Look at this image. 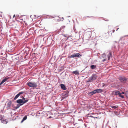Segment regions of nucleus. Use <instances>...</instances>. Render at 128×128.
<instances>
[{"instance_id":"nucleus-37","label":"nucleus","mask_w":128,"mask_h":128,"mask_svg":"<svg viewBox=\"0 0 128 128\" xmlns=\"http://www.w3.org/2000/svg\"><path fill=\"white\" fill-rule=\"evenodd\" d=\"M108 55H109L110 56H112V54L111 52H109V54Z\"/></svg>"},{"instance_id":"nucleus-14","label":"nucleus","mask_w":128,"mask_h":128,"mask_svg":"<svg viewBox=\"0 0 128 128\" xmlns=\"http://www.w3.org/2000/svg\"><path fill=\"white\" fill-rule=\"evenodd\" d=\"M74 57L80 58V56H82V55L79 53H74Z\"/></svg>"},{"instance_id":"nucleus-20","label":"nucleus","mask_w":128,"mask_h":128,"mask_svg":"<svg viewBox=\"0 0 128 128\" xmlns=\"http://www.w3.org/2000/svg\"><path fill=\"white\" fill-rule=\"evenodd\" d=\"M20 96L19 93H18L15 96L14 98V99L16 100L17 99L19 96Z\"/></svg>"},{"instance_id":"nucleus-1","label":"nucleus","mask_w":128,"mask_h":128,"mask_svg":"<svg viewBox=\"0 0 128 128\" xmlns=\"http://www.w3.org/2000/svg\"><path fill=\"white\" fill-rule=\"evenodd\" d=\"M30 50V49L28 48H26L25 49L24 52V58L26 59V60L28 59L31 54L32 51Z\"/></svg>"},{"instance_id":"nucleus-47","label":"nucleus","mask_w":128,"mask_h":128,"mask_svg":"<svg viewBox=\"0 0 128 128\" xmlns=\"http://www.w3.org/2000/svg\"><path fill=\"white\" fill-rule=\"evenodd\" d=\"M119 28H118L116 29V31H117V30H118V29Z\"/></svg>"},{"instance_id":"nucleus-22","label":"nucleus","mask_w":128,"mask_h":128,"mask_svg":"<svg viewBox=\"0 0 128 128\" xmlns=\"http://www.w3.org/2000/svg\"><path fill=\"white\" fill-rule=\"evenodd\" d=\"M125 96L126 98H128V90L126 91Z\"/></svg>"},{"instance_id":"nucleus-23","label":"nucleus","mask_w":128,"mask_h":128,"mask_svg":"<svg viewBox=\"0 0 128 128\" xmlns=\"http://www.w3.org/2000/svg\"><path fill=\"white\" fill-rule=\"evenodd\" d=\"M66 98L63 96L62 94V96L61 97V100H64V98Z\"/></svg>"},{"instance_id":"nucleus-56","label":"nucleus","mask_w":128,"mask_h":128,"mask_svg":"<svg viewBox=\"0 0 128 128\" xmlns=\"http://www.w3.org/2000/svg\"><path fill=\"white\" fill-rule=\"evenodd\" d=\"M63 72H62V73L61 74H62Z\"/></svg>"},{"instance_id":"nucleus-51","label":"nucleus","mask_w":128,"mask_h":128,"mask_svg":"<svg viewBox=\"0 0 128 128\" xmlns=\"http://www.w3.org/2000/svg\"><path fill=\"white\" fill-rule=\"evenodd\" d=\"M87 17H88V18H90V17L89 16H87Z\"/></svg>"},{"instance_id":"nucleus-3","label":"nucleus","mask_w":128,"mask_h":128,"mask_svg":"<svg viewBox=\"0 0 128 128\" xmlns=\"http://www.w3.org/2000/svg\"><path fill=\"white\" fill-rule=\"evenodd\" d=\"M22 99H19L16 101V102L18 104H24L27 102L28 101L27 98H26L22 96L21 97Z\"/></svg>"},{"instance_id":"nucleus-13","label":"nucleus","mask_w":128,"mask_h":128,"mask_svg":"<svg viewBox=\"0 0 128 128\" xmlns=\"http://www.w3.org/2000/svg\"><path fill=\"white\" fill-rule=\"evenodd\" d=\"M90 68L92 70L96 69V65L92 64L90 66Z\"/></svg>"},{"instance_id":"nucleus-33","label":"nucleus","mask_w":128,"mask_h":128,"mask_svg":"<svg viewBox=\"0 0 128 128\" xmlns=\"http://www.w3.org/2000/svg\"><path fill=\"white\" fill-rule=\"evenodd\" d=\"M121 93L122 94H124V96H125V94H126V92H121Z\"/></svg>"},{"instance_id":"nucleus-25","label":"nucleus","mask_w":128,"mask_h":128,"mask_svg":"<svg viewBox=\"0 0 128 128\" xmlns=\"http://www.w3.org/2000/svg\"><path fill=\"white\" fill-rule=\"evenodd\" d=\"M111 107H112V108H117L118 107V105H117L116 106H110Z\"/></svg>"},{"instance_id":"nucleus-60","label":"nucleus","mask_w":128,"mask_h":128,"mask_svg":"<svg viewBox=\"0 0 128 128\" xmlns=\"http://www.w3.org/2000/svg\"><path fill=\"white\" fill-rule=\"evenodd\" d=\"M51 16V17L52 16Z\"/></svg>"},{"instance_id":"nucleus-11","label":"nucleus","mask_w":128,"mask_h":128,"mask_svg":"<svg viewBox=\"0 0 128 128\" xmlns=\"http://www.w3.org/2000/svg\"><path fill=\"white\" fill-rule=\"evenodd\" d=\"M60 86L61 89L63 90H66V86L65 84H60Z\"/></svg>"},{"instance_id":"nucleus-54","label":"nucleus","mask_w":128,"mask_h":128,"mask_svg":"<svg viewBox=\"0 0 128 128\" xmlns=\"http://www.w3.org/2000/svg\"><path fill=\"white\" fill-rule=\"evenodd\" d=\"M17 16H19L18 15V16H17Z\"/></svg>"},{"instance_id":"nucleus-29","label":"nucleus","mask_w":128,"mask_h":128,"mask_svg":"<svg viewBox=\"0 0 128 128\" xmlns=\"http://www.w3.org/2000/svg\"><path fill=\"white\" fill-rule=\"evenodd\" d=\"M13 45H12L11 44V45H9L8 46V47L9 48H11L13 49L14 47L13 48L12 46Z\"/></svg>"},{"instance_id":"nucleus-30","label":"nucleus","mask_w":128,"mask_h":128,"mask_svg":"<svg viewBox=\"0 0 128 128\" xmlns=\"http://www.w3.org/2000/svg\"><path fill=\"white\" fill-rule=\"evenodd\" d=\"M64 19V18L63 17H62L61 18H60V19L59 20L58 19L57 20L58 21H62Z\"/></svg>"},{"instance_id":"nucleus-12","label":"nucleus","mask_w":128,"mask_h":128,"mask_svg":"<svg viewBox=\"0 0 128 128\" xmlns=\"http://www.w3.org/2000/svg\"><path fill=\"white\" fill-rule=\"evenodd\" d=\"M11 58L12 59V60H19V56L18 55L16 56H14L11 57Z\"/></svg>"},{"instance_id":"nucleus-9","label":"nucleus","mask_w":128,"mask_h":128,"mask_svg":"<svg viewBox=\"0 0 128 128\" xmlns=\"http://www.w3.org/2000/svg\"><path fill=\"white\" fill-rule=\"evenodd\" d=\"M12 106L14 108L13 110H15L18 108L22 104H12Z\"/></svg>"},{"instance_id":"nucleus-58","label":"nucleus","mask_w":128,"mask_h":128,"mask_svg":"<svg viewBox=\"0 0 128 128\" xmlns=\"http://www.w3.org/2000/svg\"><path fill=\"white\" fill-rule=\"evenodd\" d=\"M54 18V17H52V18Z\"/></svg>"},{"instance_id":"nucleus-16","label":"nucleus","mask_w":128,"mask_h":128,"mask_svg":"<svg viewBox=\"0 0 128 128\" xmlns=\"http://www.w3.org/2000/svg\"><path fill=\"white\" fill-rule=\"evenodd\" d=\"M18 56L20 60H26V59H24V56L19 55Z\"/></svg>"},{"instance_id":"nucleus-32","label":"nucleus","mask_w":128,"mask_h":128,"mask_svg":"<svg viewBox=\"0 0 128 128\" xmlns=\"http://www.w3.org/2000/svg\"><path fill=\"white\" fill-rule=\"evenodd\" d=\"M24 91H22L21 92H20L18 93L20 95L21 94H24Z\"/></svg>"},{"instance_id":"nucleus-61","label":"nucleus","mask_w":128,"mask_h":128,"mask_svg":"<svg viewBox=\"0 0 128 128\" xmlns=\"http://www.w3.org/2000/svg\"><path fill=\"white\" fill-rule=\"evenodd\" d=\"M0 48H1L0 47Z\"/></svg>"},{"instance_id":"nucleus-43","label":"nucleus","mask_w":128,"mask_h":128,"mask_svg":"<svg viewBox=\"0 0 128 128\" xmlns=\"http://www.w3.org/2000/svg\"><path fill=\"white\" fill-rule=\"evenodd\" d=\"M15 16H15V14H14V15L13 16V18H14V17H15Z\"/></svg>"},{"instance_id":"nucleus-52","label":"nucleus","mask_w":128,"mask_h":128,"mask_svg":"<svg viewBox=\"0 0 128 128\" xmlns=\"http://www.w3.org/2000/svg\"><path fill=\"white\" fill-rule=\"evenodd\" d=\"M5 84V83L4 84H3V85H3V86H4V84Z\"/></svg>"},{"instance_id":"nucleus-44","label":"nucleus","mask_w":128,"mask_h":128,"mask_svg":"<svg viewBox=\"0 0 128 128\" xmlns=\"http://www.w3.org/2000/svg\"><path fill=\"white\" fill-rule=\"evenodd\" d=\"M2 54H3V53H0V54L1 55H2Z\"/></svg>"},{"instance_id":"nucleus-34","label":"nucleus","mask_w":128,"mask_h":128,"mask_svg":"<svg viewBox=\"0 0 128 128\" xmlns=\"http://www.w3.org/2000/svg\"><path fill=\"white\" fill-rule=\"evenodd\" d=\"M64 37H66V38H68V34H64Z\"/></svg>"},{"instance_id":"nucleus-55","label":"nucleus","mask_w":128,"mask_h":128,"mask_svg":"<svg viewBox=\"0 0 128 128\" xmlns=\"http://www.w3.org/2000/svg\"><path fill=\"white\" fill-rule=\"evenodd\" d=\"M68 16V17H70V16Z\"/></svg>"},{"instance_id":"nucleus-18","label":"nucleus","mask_w":128,"mask_h":128,"mask_svg":"<svg viewBox=\"0 0 128 128\" xmlns=\"http://www.w3.org/2000/svg\"><path fill=\"white\" fill-rule=\"evenodd\" d=\"M118 96L119 97L121 98H124V96L122 95L120 92Z\"/></svg>"},{"instance_id":"nucleus-7","label":"nucleus","mask_w":128,"mask_h":128,"mask_svg":"<svg viewBox=\"0 0 128 128\" xmlns=\"http://www.w3.org/2000/svg\"><path fill=\"white\" fill-rule=\"evenodd\" d=\"M122 44L123 43L122 42H120V44L118 45L117 42L115 41L114 42V44L112 46V48L114 50L116 49V47L117 46L118 47V46H119V45H121L122 46Z\"/></svg>"},{"instance_id":"nucleus-39","label":"nucleus","mask_w":128,"mask_h":128,"mask_svg":"<svg viewBox=\"0 0 128 128\" xmlns=\"http://www.w3.org/2000/svg\"><path fill=\"white\" fill-rule=\"evenodd\" d=\"M105 60H106V59H103V60H102V62H104Z\"/></svg>"},{"instance_id":"nucleus-53","label":"nucleus","mask_w":128,"mask_h":128,"mask_svg":"<svg viewBox=\"0 0 128 128\" xmlns=\"http://www.w3.org/2000/svg\"><path fill=\"white\" fill-rule=\"evenodd\" d=\"M90 117H92V118H94V117H93V116H91Z\"/></svg>"},{"instance_id":"nucleus-48","label":"nucleus","mask_w":128,"mask_h":128,"mask_svg":"<svg viewBox=\"0 0 128 128\" xmlns=\"http://www.w3.org/2000/svg\"><path fill=\"white\" fill-rule=\"evenodd\" d=\"M85 105H86L87 106H88V105H89L90 104H85Z\"/></svg>"},{"instance_id":"nucleus-41","label":"nucleus","mask_w":128,"mask_h":128,"mask_svg":"<svg viewBox=\"0 0 128 128\" xmlns=\"http://www.w3.org/2000/svg\"><path fill=\"white\" fill-rule=\"evenodd\" d=\"M88 33L89 34H91V32H89Z\"/></svg>"},{"instance_id":"nucleus-2","label":"nucleus","mask_w":128,"mask_h":128,"mask_svg":"<svg viewBox=\"0 0 128 128\" xmlns=\"http://www.w3.org/2000/svg\"><path fill=\"white\" fill-rule=\"evenodd\" d=\"M121 83L123 84H127L128 78L123 76H120L118 78Z\"/></svg>"},{"instance_id":"nucleus-59","label":"nucleus","mask_w":128,"mask_h":128,"mask_svg":"<svg viewBox=\"0 0 128 128\" xmlns=\"http://www.w3.org/2000/svg\"><path fill=\"white\" fill-rule=\"evenodd\" d=\"M31 16H32L31 15L30 16V17H31Z\"/></svg>"},{"instance_id":"nucleus-17","label":"nucleus","mask_w":128,"mask_h":128,"mask_svg":"<svg viewBox=\"0 0 128 128\" xmlns=\"http://www.w3.org/2000/svg\"><path fill=\"white\" fill-rule=\"evenodd\" d=\"M72 73L76 75L79 74V72L77 70H76L75 71H73L72 72Z\"/></svg>"},{"instance_id":"nucleus-40","label":"nucleus","mask_w":128,"mask_h":128,"mask_svg":"<svg viewBox=\"0 0 128 128\" xmlns=\"http://www.w3.org/2000/svg\"><path fill=\"white\" fill-rule=\"evenodd\" d=\"M10 114L11 115V116H12V115L13 114L12 112H10Z\"/></svg>"},{"instance_id":"nucleus-49","label":"nucleus","mask_w":128,"mask_h":128,"mask_svg":"<svg viewBox=\"0 0 128 128\" xmlns=\"http://www.w3.org/2000/svg\"><path fill=\"white\" fill-rule=\"evenodd\" d=\"M36 50V49L34 50V52H35V50Z\"/></svg>"},{"instance_id":"nucleus-42","label":"nucleus","mask_w":128,"mask_h":128,"mask_svg":"<svg viewBox=\"0 0 128 128\" xmlns=\"http://www.w3.org/2000/svg\"><path fill=\"white\" fill-rule=\"evenodd\" d=\"M115 31V30H112V32H114Z\"/></svg>"},{"instance_id":"nucleus-19","label":"nucleus","mask_w":128,"mask_h":128,"mask_svg":"<svg viewBox=\"0 0 128 128\" xmlns=\"http://www.w3.org/2000/svg\"><path fill=\"white\" fill-rule=\"evenodd\" d=\"M64 67L63 66H62L61 67H60L59 69V71L61 72L64 70Z\"/></svg>"},{"instance_id":"nucleus-36","label":"nucleus","mask_w":128,"mask_h":128,"mask_svg":"<svg viewBox=\"0 0 128 128\" xmlns=\"http://www.w3.org/2000/svg\"><path fill=\"white\" fill-rule=\"evenodd\" d=\"M3 72H2V70H0V74H2L3 73Z\"/></svg>"},{"instance_id":"nucleus-50","label":"nucleus","mask_w":128,"mask_h":128,"mask_svg":"<svg viewBox=\"0 0 128 128\" xmlns=\"http://www.w3.org/2000/svg\"><path fill=\"white\" fill-rule=\"evenodd\" d=\"M35 54V53H33V54Z\"/></svg>"},{"instance_id":"nucleus-26","label":"nucleus","mask_w":128,"mask_h":128,"mask_svg":"<svg viewBox=\"0 0 128 128\" xmlns=\"http://www.w3.org/2000/svg\"><path fill=\"white\" fill-rule=\"evenodd\" d=\"M126 36H128V35L124 36H123L121 37L120 38V39L119 40V41L120 42V40L124 38V37H126Z\"/></svg>"},{"instance_id":"nucleus-15","label":"nucleus","mask_w":128,"mask_h":128,"mask_svg":"<svg viewBox=\"0 0 128 128\" xmlns=\"http://www.w3.org/2000/svg\"><path fill=\"white\" fill-rule=\"evenodd\" d=\"M120 92L119 91L115 90L113 91V94L115 95L118 96Z\"/></svg>"},{"instance_id":"nucleus-10","label":"nucleus","mask_w":128,"mask_h":128,"mask_svg":"<svg viewBox=\"0 0 128 128\" xmlns=\"http://www.w3.org/2000/svg\"><path fill=\"white\" fill-rule=\"evenodd\" d=\"M9 78L8 77V78H4L2 81L0 83V86L1 85L3 84L5 82H6L8 79Z\"/></svg>"},{"instance_id":"nucleus-6","label":"nucleus","mask_w":128,"mask_h":128,"mask_svg":"<svg viewBox=\"0 0 128 128\" xmlns=\"http://www.w3.org/2000/svg\"><path fill=\"white\" fill-rule=\"evenodd\" d=\"M39 84L38 82H37L36 83L34 82H28L27 85L30 87H36L38 86V85H39Z\"/></svg>"},{"instance_id":"nucleus-46","label":"nucleus","mask_w":128,"mask_h":128,"mask_svg":"<svg viewBox=\"0 0 128 128\" xmlns=\"http://www.w3.org/2000/svg\"><path fill=\"white\" fill-rule=\"evenodd\" d=\"M34 16L35 17H36V15H34Z\"/></svg>"},{"instance_id":"nucleus-45","label":"nucleus","mask_w":128,"mask_h":128,"mask_svg":"<svg viewBox=\"0 0 128 128\" xmlns=\"http://www.w3.org/2000/svg\"><path fill=\"white\" fill-rule=\"evenodd\" d=\"M8 106H10V104H8Z\"/></svg>"},{"instance_id":"nucleus-57","label":"nucleus","mask_w":128,"mask_h":128,"mask_svg":"<svg viewBox=\"0 0 128 128\" xmlns=\"http://www.w3.org/2000/svg\"><path fill=\"white\" fill-rule=\"evenodd\" d=\"M23 19H21L20 20H22Z\"/></svg>"},{"instance_id":"nucleus-31","label":"nucleus","mask_w":128,"mask_h":128,"mask_svg":"<svg viewBox=\"0 0 128 128\" xmlns=\"http://www.w3.org/2000/svg\"><path fill=\"white\" fill-rule=\"evenodd\" d=\"M114 113L116 115H118L119 114V112H115Z\"/></svg>"},{"instance_id":"nucleus-21","label":"nucleus","mask_w":128,"mask_h":128,"mask_svg":"<svg viewBox=\"0 0 128 128\" xmlns=\"http://www.w3.org/2000/svg\"><path fill=\"white\" fill-rule=\"evenodd\" d=\"M27 118V116H25L23 118L21 122H22L26 120Z\"/></svg>"},{"instance_id":"nucleus-28","label":"nucleus","mask_w":128,"mask_h":128,"mask_svg":"<svg viewBox=\"0 0 128 128\" xmlns=\"http://www.w3.org/2000/svg\"><path fill=\"white\" fill-rule=\"evenodd\" d=\"M12 103V101H9L8 102H7L5 104H11Z\"/></svg>"},{"instance_id":"nucleus-8","label":"nucleus","mask_w":128,"mask_h":128,"mask_svg":"<svg viewBox=\"0 0 128 128\" xmlns=\"http://www.w3.org/2000/svg\"><path fill=\"white\" fill-rule=\"evenodd\" d=\"M69 92V90H68L63 92L62 94L66 98L68 96Z\"/></svg>"},{"instance_id":"nucleus-4","label":"nucleus","mask_w":128,"mask_h":128,"mask_svg":"<svg viewBox=\"0 0 128 128\" xmlns=\"http://www.w3.org/2000/svg\"><path fill=\"white\" fill-rule=\"evenodd\" d=\"M103 91V90L102 89H98L89 92L88 94L89 96H91L97 93L102 92Z\"/></svg>"},{"instance_id":"nucleus-38","label":"nucleus","mask_w":128,"mask_h":128,"mask_svg":"<svg viewBox=\"0 0 128 128\" xmlns=\"http://www.w3.org/2000/svg\"><path fill=\"white\" fill-rule=\"evenodd\" d=\"M123 45L125 44L126 45H127L128 44H126L124 42H123Z\"/></svg>"},{"instance_id":"nucleus-5","label":"nucleus","mask_w":128,"mask_h":128,"mask_svg":"<svg viewBox=\"0 0 128 128\" xmlns=\"http://www.w3.org/2000/svg\"><path fill=\"white\" fill-rule=\"evenodd\" d=\"M98 76L96 74H92V76L88 78V80L86 81L88 82H90L95 80L97 78Z\"/></svg>"},{"instance_id":"nucleus-27","label":"nucleus","mask_w":128,"mask_h":128,"mask_svg":"<svg viewBox=\"0 0 128 128\" xmlns=\"http://www.w3.org/2000/svg\"><path fill=\"white\" fill-rule=\"evenodd\" d=\"M2 122L4 124H6L7 123V122L6 120H3L2 121Z\"/></svg>"},{"instance_id":"nucleus-35","label":"nucleus","mask_w":128,"mask_h":128,"mask_svg":"<svg viewBox=\"0 0 128 128\" xmlns=\"http://www.w3.org/2000/svg\"><path fill=\"white\" fill-rule=\"evenodd\" d=\"M112 56H110L109 55H108V60L110 59V58Z\"/></svg>"},{"instance_id":"nucleus-24","label":"nucleus","mask_w":128,"mask_h":128,"mask_svg":"<svg viewBox=\"0 0 128 128\" xmlns=\"http://www.w3.org/2000/svg\"><path fill=\"white\" fill-rule=\"evenodd\" d=\"M74 54L72 55L69 56L68 57V58H74Z\"/></svg>"}]
</instances>
